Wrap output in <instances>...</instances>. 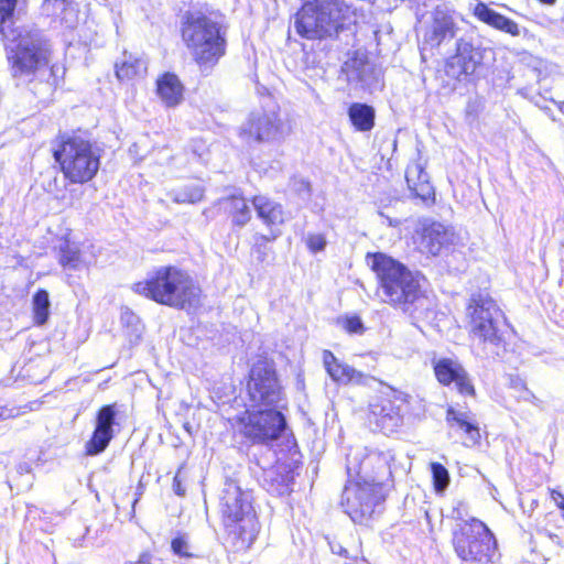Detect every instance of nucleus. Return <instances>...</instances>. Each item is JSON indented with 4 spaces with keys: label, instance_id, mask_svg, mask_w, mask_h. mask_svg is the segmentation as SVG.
I'll use <instances>...</instances> for the list:
<instances>
[{
    "label": "nucleus",
    "instance_id": "nucleus-27",
    "mask_svg": "<svg viewBox=\"0 0 564 564\" xmlns=\"http://www.w3.org/2000/svg\"><path fill=\"white\" fill-rule=\"evenodd\" d=\"M147 67L138 56L123 53V58L115 64V74L120 82H131L142 76Z\"/></svg>",
    "mask_w": 564,
    "mask_h": 564
},
{
    "label": "nucleus",
    "instance_id": "nucleus-45",
    "mask_svg": "<svg viewBox=\"0 0 564 564\" xmlns=\"http://www.w3.org/2000/svg\"><path fill=\"white\" fill-rule=\"evenodd\" d=\"M562 111H563V113H564V101H563V105H562Z\"/></svg>",
    "mask_w": 564,
    "mask_h": 564
},
{
    "label": "nucleus",
    "instance_id": "nucleus-44",
    "mask_svg": "<svg viewBox=\"0 0 564 564\" xmlns=\"http://www.w3.org/2000/svg\"><path fill=\"white\" fill-rule=\"evenodd\" d=\"M359 561H361V560H360V558H358V557H354V558H352V563H354V564H358V562H359Z\"/></svg>",
    "mask_w": 564,
    "mask_h": 564
},
{
    "label": "nucleus",
    "instance_id": "nucleus-13",
    "mask_svg": "<svg viewBox=\"0 0 564 564\" xmlns=\"http://www.w3.org/2000/svg\"><path fill=\"white\" fill-rule=\"evenodd\" d=\"M241 434L252 444H270L279 440L286 429V420L274 409L246 410L236 417Z\"/></svg>",
    "mask_w": 564,
    "mask_h": 564
},
{
    "label": "nucleus",
    "instance_id": "nucleus-30",
    "mask_svg": "<svg viewBox=\"0 0 564 564\" xmlns=\"http://www.w3.org/2000/svg\"><path fill=\"white\" fill-rule=\"evenodd\" d=\"M50 295L45 289H39L32 296L33 323L43 326L50 317Z\"/></svg>",
    "mask_w": 564,
    "mask_h": 564
},
{
    "label": "nucleus",
    "instance_id": "nucleus-24",
    "mask_svg": "<svg viewBox=\"0 0 564 564\" xmlns=\"http://www.w3.org/2000/svg\"><path fill=\"white\" fill-rule=\"evenodd\" d=\"M474 17L488 26L507 33L511 36L520 35V29L516 21L492 10L488 4L478 2L473 10Z\"/></svg>",
    "mask_w": 564,
    "mask_h": 564
},
{
    "label": "nucleus",
    "instance_id": "nucleus-10",
    "mask_svg": "<svg viewBox=\"0 0 564 564\" xmlns=\"http://www.w3.org/2000/svg\"><path fill=\"white\" fill-rule=\"evenodd\" d=\"M452 547L456 556L468 564H495L500 558L498 541L490 528L471 517L452 531Z\"/></svg>",
    "mask_w": 564,
    "mask_h": 564
},
{
    "label": "nucleus",
    "instance_id": "nucleus-8",
    "mask_svg": "<svg viewBox=\"0 0 564 564\" xmlns=\"http://www.w3.org/2000/svg\"><path fill=\"white\" fill-rule=\"evenodd\" d=\"M467 333L482 347L505 348L511 324L497 301L488 293L473 294L466 304Z\"/></svg>",
    "mask_w": 564,
    "mask_h": 564
},
{
    "label": "nucleus",
    "instance_id": "nucleus-41",
    "mask_svg": "<svg viewBox=\"0 0 564 564\" xmlns=\"http://www.w3.org/2000/svg\"><path fill=\"white\" fill-rule=\"evenodd\" d=\"M279 478H283V476L280 475L279 473H275V476L271 477V479L269 480L270 487L276 491H280V488L278 486H275V482L278 485L286 486V484H283L282 481H280Z\"/></svg>",
    "mask_w": 564,
    "mask_h": 564
},
{
    "label": "nucleus",
    "instance_id": "nucleus-25",
    "mask_svg": "<svg viewBox=\"0 0 564 564\" xmlns=\"http://www.w3.org/2000/svg\"><path fill=\"white\" fill-rule=\"evenodd\" d=\"M278 132L276 124L268 116H260L248 121L241 130V138L248 143L269 141Z\"/></svg>",
    "mask_w": 564,
    "mask_h": 564
},
{
    "label": "nucleus",
    "instance_id": "nucleus-9",
    "mask_svg": "<svg viewBox=\"0 0 564 564\" xmlns=\"http://www.w3.org/2000/svg\"><path fill=\"white\" fill-rule=\"evenodd\" d=\"M50 41L40 34L26 33L12 47L8 62L13 77H33L43 69L50 70L46 83L56 87L63 82L66 69L52 62Z\"/></svg>",
    "mask_w": 564,
    "mask_h": 564
},
{
    "label": "nucleus",
    "instance_id": "nucleus-37",
    "mask_svg": "<svg viewBox=\"0 0 564 564\" xmlns=\"http://www.w3.org/2000/svg\"><path fill=\"white\" fill-rule=\"evenodd\" d=\"M325 246L326 239L322 234H311L306 238V247L313 253L324 250Z\"/></svg>",
    "mask_w": 564,
    "mask_h": 564
},
{
    "label": "nucleus",
    "instance_id": "nucleus-2",
    "mask_svg": "<svg viewBox=\"0 0 564 564\" xmlns=\"http://www.w3.org/2000/svg\"><path fill=\"white\" fill-rule=\"evenodd\" d=\"M219 11H187L180 24L181 40L202 73L212 72L226 56L227 26Z\"/></svg>",
    "mask_w": 564,
    "mask_h": 564
},
{
    "label": "nucleus",
    "instance_id": "nucleus-34",
    "mask_svg": "<svg viewBox=\"0 0 564 564\" xmlns=\"http://www.w3.org/2000/svg\"><path fill=\"white\" fill-rule=\"evenodd\" d=\"M116 417V404H105L100 406L96 414V426L95 429L113 433L112 425Z\"/></svg>",
    "mask_w": 564,
    "mask_h": 564
},
{
    "label": "nucleus",
    "instance_id": "nucleus-40",
    "mask_svg": "<svg viewBox=\"0 0 564 564\" xmlns=\"http://www.w3.org/2000/svg\"><path fill=\"white\" fill-rule=\"evenodd\" d=\"M153 555L150 551L142 552L139 557L129 564H151Z\"/></svg>",
    "mask_w": 564,
    "mask_h": 564
},
{
    "label": "nucleus",
    "instance_id": "nucleus-38",
    "mask_svg": "<svg viewBox=\"0 0 564 564\" xmlns=\"http://www.w3.org/2000/svg\"><path fill=\"white\" fill-rule=\"evenodd\" d=\"M549 496L561 510L562 517L564 519V494L557 489H549Z\"/></svg>",
    "mask_w": 564,
    "mask_h": 564
},
{
    "label": "nucleus",
    "instance_id": "nucleus-26",
    "mask_svg": "<svg viewBox=\"0 0 564 564\" xmlns=\"http://www.w3.org/2000/svg\"><path fill=\"white\" fill-rule=\"evenodd\" d=\"M350 124L356 131L368 132L376 124L375 108L364 102H352L347 109Z\"/></svg>",
    "mask_w": 564,
    "mask_h": 564
},
{
    "label": "nucleus",
    "instance_id": "nucleus-42",
    "mask_svg": "<svg viewBox=\"0 0 564 564\" xmlns=\"http://www.w3.org/2000/svg\"><path fill=\"white\" fill-rule=\"evenodd\" d=\"M11 416H12V414H11L10 410H8L4 406H0V419H8V417H11Z\"/></svg>",
    "mask_w": 564,
    "mask_h": 564
},
{
    "label": "nucleus",
    "instance_id": "nucleus-4",
    "mask_svg": "<svg viewBox=\"0 0 564 564\" xmlns=\"http://www.w3.org/2000/svg\"><path fill=\"white\" fill-rule=\"evenodd\" d=\"M131 290L159 305L178 311L196 310L203 297L198 281L187 270L173 264L154 268L143 280L134 282Z\"/></svg>",
    "mask_w": 564,
    "mask_h": 564
},
{
    "label": "nucleus",
    "instance_id": "nucleus-35",
    "mask_svg": "<svg viewBox=\"0 0 564 564\" xmlns=\"http://www.w3.org/2000/svg\"><path fill=\"white\" fill-rule=\"evenodd\" d=\"M433 487L436 491L445 490L449 485V474L446 467L437 462L431 464Z\"/></svg>",
    "mask_w": 564,
    "mask_h": 564
},
{
    "label": "nucleus",
    "instance_id": "nucleus-19",
    "mask_svg": "<svg viewBox=\"0 0 564 564\" xmlns=\"http://www.w3.org/2000/svg\"><path fill=\"white\" fill-rule=\"evenodd\" d=\"M248 199L236 193L220 198L217 202L219 213L230 221L232 228H242L252 219V212Z\"/></svg>",
    "mask_w": 564,
    "mask_h": 564
},
{
    "label": "nucleus",
    "instance_id": "nucleus-14",
    "mask_svg": "<svg viewBox=\"0 0 564 564\" xmlns=\"http://www.w3.org/2000/svg\"><path fill=\"white\" fill-rule=\"evenodd\" d=\"M411 395L399 389L389 388L376 402L369 405V420L386 434L397 431L403 423L402 408L409 406Z\"/></svg>",
    "mask_w": 564,
    "mask_h": 564
},
{
    "label": "nucleus",
    "instance_id": "nucleus-18",
    "mask_svg": "<svg viewBox=\"0 0 564 564\" xmlns=\"http://www.w3.org/2000/svg\"><path fill=\"white\" fill-rule=\"evenodd\" d=\"M445 421L448 427L463 437L465 447L479 446L481 443L480 426L477 420L465 412L448 406L445 411Z\"/></svg>",
    "mask_w": 564,
    "mask_h": 564
},
{
    "label": "nucleus",
    "instance_id": "nucleus-43",
    "mask_svg": "<svg viewBox=\"0 0 564 564\" xmlns=\"http://www.w3.org/2000/svg\"><path fill=\"white\" fill-rule=\"evenodd\" d=\"M539 2L546 4V6H553V4H555L556 0H539Z\"/></svg>",
    "mask_w": 564,
    "mask_h": 564
},
{
    "label": "nucleus",
    "instance_id": "nucleus-20",
    "mask_svg": "<svg viewBox=\"0 0 564 564\" xmlns=\"http://www.w3.org/2000/svg\"><path fill=\"white\" fill-rule=\"evenodd\" d=\"M405 180L414 198L429 206L435 203V189L420 162H413L406 166Z\"/></svg>",
    "mask_w": 564,
    "mask_h": 564
},
{
    "label": "nucleus",
    "instance_id": "nucleus-22",
    "mask_svg": "<svg viewBox=\"0 0 564 564\" xmlns=\"http://www.w3.org/2000/svg\"><path fill=\"white\" fill-rule=\"evenodd\" d=\"M421 243L429 254L436 257L454 245V235L444 225L433 221L422 227Z\"/></svg>",
    "mask_w": 564,
    "mask_h": 564
},
{
    "label": "nucleus",
    "instance_id": "nucleus-3",
    "mask_svg": "<svg viewBox=\"0 0 564 564\" xmlns=\"http://www.w3.org/2000/svg\"><path fill=\"white\" fill-rule=\"evenodd\" d=\"M366 262L376 276L382 303L391 308L409 313L426 299L425 278L404 263L380 251L368 252Z\"/></svg>",
    "mask_w": 564,
    "mask_h": 564
},
{
    "label": "nucleus",
    "instance_id": "nucleus-28",
    "mask_svg": "<svg viewBox=\"0 0 564 564\" xmlns=\"http://www.w3.org/2000/svg\"><path fill=\"white\" fill-rule=\"evenodd\" d=\"M58 263L66 270H78L85 265L83 252L79 247L68 239H64L58 247Z\"/></svg>",
    "mask_w": 564,
    "mask_h": 564
},
{
    "label": "nucleus",
    "instance_id": "nucleus-17",
    "mask_svg": "<svg viewBox=\"0 0 564 564\" xmlns=\"http://www.w3.org/2000/svg\"><path fill=\"white\" fill-rule=\"evenodd\" d=\"M457 31L456 21L449 12H434L422 40V50H438L444 42L453 40Z\"/></svg>",
    "mask_w": 564,
    "mask_h": 564
},
{
    "label": "nucleus",
    "instance_id": "nucleus-5",
    "mask_svg": "<svg viewBox=\"0 0 564 564\" xmlns=\"http://www.w3.org/2000/svg\"><path fill=\"white\" fill-rule=\"evenodd\" d=\"M51 154L66 185H87L99 173L101 153L87 131L80 128L59 132L53 140Z\"/></svg>",
    "mask_w": 564,
    "mask_h": 564
},
{
    "label": "nucleus",
    "instance_id": "nucleus-23",
    "mask_svg": "<svg viewBox=\"0 0 564 564\" xmlns=\"http://www.w3.org/2000/svg\"><path fill=\"white\" fill-rule=\"evenodd\" d=\"M155 93L166 107L174 108L183 102L185 87L176 74L164 72L155 80Z\"/></svg>",
    "mask_w": 564,
    "mask_h": 564
},
{
    "label": "nucleus",
    "instance_id": "nucleus-36",
    "mask_svg": "<svg viewBox=\"0 0 564 564\" xmlns=\"http://www.w3.org/2000/svg\"><path fill=\"white\" fill-rule=\"evenodd\" d=\"M340 323L348 334H362L365 332V326L358 315L345 316Z\"/></svg>",
    "mask_w": 564,
    "mask_h": 564
},
{
    "label": "nucleus",
    "instance_id": "nucleus-15",
    "mask_svg": "<svg viewBox=\"0 0 564 564\" xmlns=\"http://www.w3.org/2000/svg\"><path fill=\"white\" fill-rule=\"evenodd\" d=\"M257 214V217L268 228V235L254 236V248L258 250L265 243L274 241L280 235V227L285 224L288 217L281 203L264 196L253 195L249 200Z\"/></svg>",
    "mask_w": 564,
    "mask_h": 564
},
{
    "label": "nucleus",
    "instance_id": "nucleus-1",
    "mask_svg": "<svg viewBox=\"0 0 564 564\" xmlns=\"http://www.w3.org/2000/svg\"><path fill=\"white\" fill-rule=\"evenodd\" d=\"M362 479L349 480L340 505L348 517L359 524L368 522L376 507L383 503L393 488L390 464L380 453L367 454L361 463Z\"/></svg>",
    "mask_w": 564,
    "mask_h": 564
},
{
    "label": "nucleus",
    "instance_id": "nucleus-21",
    "mask_svg": "<svg viewBox=\"0 0 564 564\" xmlns=\"http://www.w3.org/2000/svg\"><path fill=\"white\" fill-rule=\"evenodd\" d=\"M322 360L327 375L337 383L365 384L367 381V376L364 372L341 362L334 352L328 349L323 350Z\"/></svg>",
    "mask_w": 564,
    "mask_h": 564
},
{
    "label": "nucleus",
    "instance_id": "nucleus-16",
    "mask_svg": "<svg viewBox=\"0 0 564 564\" xmlns=\"http://www.w3.org/2000/svg\"><path fill=\"white\" fill-rule=\"evenodd\" d=\"M433 371L437 382L443 387L455 384L457 392L463 397L475 398L477 392L466 369L451 358H441L433 364Z\"/></svg>",
    "mask_w": 564,
    "mask_h": 564
},
{
    "label": "nucleus",
    "instance_id": "nucleus-32",
    "mask_svg": "<svg viewBox=\"0 0 564 564\" xmlns=\"http://www.w3.org/2000/svg\"><path fill=\"white\" fill-rule=\"evenodd\" d=\"M113 437V433H108L94 429L90 438L85 444V454L94 456L102 453Z\"/></svg>",
    "mask_w": 564,
    "mask_h": 564
},
{
    "label": "nucleus",
    "instance_id": "nucleus-29",
    "mask_svg": "<svg viewBox=\"0 0 564 564\" xmlns=\"http://www.w3.org/2000/svg\"><path fill=\"white\" fill-rule=\"evenodd\" d=\"M510 397L518 403H530L536 408H542V400L539 399L527 386L524 380L519 377H511L508 382Z\"/></svg>",
    "mask_w": 564,
    "mask_h": 564
},
{
    "label": "nucleus",
    "instance_id": "nucleus-11",
    "mask_svg": "<svg viewBox=\"0 0 564 564\" xmlns=\"http://www.w3.org/2000/svg\"><path fill=\"white\" fill-rule=\"evenodd\" d=\"M485 52V47L475 45L473 41L458 39L454 53L444 59L437 72L442 87L453 93L460 85L473 82L484 64Z\"/></svg>",
    "mask_w": 564,
    "mask_h": 564
},
{
    "label": "nucleus",
    "instance_id": "nucleus-6",
    "mask_svg": "<svg viewBox=\"0 0 564 564\" xmlns=\"http://www.w3.org/2000/svg\"><path fill=\"white\" fill-rule=\"evenodd\" d=\"M219 514L225 545L234 553L249 550L260 530L249 495L235 484L227 485L220 498Z\"/></svg>",
    "mask_w": 564,
    "mask_h": 564
},
{
    "label": "nucleus",
    "instance_id": "nucleus-31",
    "mask_svg": "<svg viewBox=\"0 0 564 564\" xmlns=\"http://www.w3.org/2000/svg\"><path fill=\"white\" fill-rule=\"evenodd\" d=\"M19 0H0V34L8 37L13 32Z\"/></svg>",
    "mask_w": 564,
    "mask_h": 564
},
{
    "label": "nucleus",
    "instance_id": "nucleus-7",
    "mask_svg": "<svg viewBox=\"0 0 564 564\" xmlns=\"http://www.w3.org/2000/svg\"><path fill=\"white\" fill-rule=\"evenodd\" d=\"M355 10L341 0H308L294 15V29L305 40H336L349 29Z\"/></svg>",
    "mask_w": 564,
    "mask_h": 564
},
{
    "label": "nucleus",
    "instance_id": "nucleus-39",
    "mask_svg": "<svg viewBox=\"0 0 564 564\" xmlns=\"http://www.w3.org/2000/svg\"><path fill=\"white\" fill-rule=\"evenodd\" d=\"M173 490L174 492L180 496V497H184L185 494H186V488L182 481V479L180 478V471H177L173 478Z\"/></svg>",
    "mask_w": 564,
    "mask_h": 564
},
{
    "label": "nucleus",
    "instance_id": "nucleus-33",
    "mask_svg": "<svg viewBox=\"0 0 564 564\" xmlns=\"http://www.w3.org/2000/svg\"><path fill=\"white\" fill-rule=\"evenodd\" d=\"M171 551L174 555L185 560L197 556L193 551L188 534L182 531L176 532L172 538Z\"/></svg>",
    "mask_w": 564,
    "mask_h": 564
},
{
    "label": "nucleus",
    "instance_id": "nucleus-12",
    "mask_svg": "<svg viewBox=\"0 0 564 564\" xmlns=\"http://www.w3.org/2000/svg\"><path fill=\"white\" fill-rule=\"evenodd\" d=\"M246 393L257 405H275L283 394L275 361L268 354L257 355L246 377Z\"/></svg>",
    "mask_w": 564,
    "mask_h": 564
}]
</instances>
